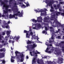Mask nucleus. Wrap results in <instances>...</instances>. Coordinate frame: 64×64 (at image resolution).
<instances>
[{
	"label": "nucleus",
	"mask_w": 64,
	"mask_h": 64,
	"mask_svg": "<svg viewBox=\"0 0 64 64\" xmlns=\"http://www.w3.org/2000/svg\"><path fill=\"white\" fill-rule=\"evenodd\" d=\"M53 36H54L53 35H52V36L51 39L52 40L54 39V38L53 37Z\"/></svg>",
	"instance_id": "nucleus-49"
},
{
	"label": "nucleus",
	"mask_w": 64,
	"mask_h": 64,
	"mask_svg": "<svg viewBox=\"0 0 64 64\" xmlns=\"http://www.w3.org/2000/svg\"><path fill=\"white\" fill-rule=\"evenodd\" d=\"M4 14L6 15V17H8V11L7 10H4Z\"/></svg>",
	"instance_id": "nucleus-11"
},
{
	"label": "nucleus",
	"mask_w": 64,
	"mask_h": 64,
	"mask_svg": "<svg viewBox=\"0 0 64 64\" xmlns=\"http://www.w3.org/2000/svg\"><path fill=\"white\" fill-rule=\"evenodd\" d=\"M26 6L27 7H28V6H30L29 5V4L28 2V4H27L26 3Z\"/></svg>",
	"instance_id": "nucleus-42"
},
{
	"label": "nucleus",
	"mask_w": 64,
	"mask_h": 64,
	"mask_svg": "<svg viewBox=\"0 0 64 64\" xmlns=\"http://www.w3.org/2000/svg\"><path fill=\"white\" fill-rule=\"evenodd\" d=\"M50 10L51 12H54V10H53L50 9Z\"/></svg>",
	"instance_id": "nucleus-52"
},
{
	"label": "nucleus",
	"mask_w": 64,
	"mask_h": 64,
	"mask_svg": "<svg viewBox=\"0 0 64 64\" xmlns=\"http://www.w3.org/2000/svg\"><path fill=\"white\" fill-rule=\"evenodd\" d=\"M15 58V56H12L11 59H13V58Z\"/></svg>",
	"instance_id": "nucleus-58"
},
{
	"label": "nucleus",
	"mask_w": 64,
	"mask_h": 64,
	"mask_svg": "<svg viewBox=\"0 0 64 64\" xmlns=\"http://www.w3.org/2000/svg\"><path fill=\"white\" fill-rule=\"evenodd\" d=\"M50 38L49 39L50 40L49 41V43H52V42H53L52 41H51V40H50Z\"/></svg>",
	"instance_id": "nucleus-43"
},
{
	"label": "nucleus",
	"mask_w": 64,
	"mask_h": 64,
	"mask_svg": "<svg viewBox=\"0 0 64 64\" xmlns=\"http://www.w3.org/2000/svg\"><path fill=\"white\" fill-rule=\"evenodd\" d=\"M30 47L32 49H34L35 47H37V44H31L30 45Z\"/></svg>",
	"instance_id": "nucleus-6"
},
{
	"label": "nucleus",
	"mask_w": 64,
	"mask_h": 64,
	"mask_svg": "<svg viewBox=\"0 0 64 64\" xmlns=\"http://www.w3.org/2000/svg\"><path fill=\"white\" fill-rule=\"evenodd\" d=\"M50 50V48H49L48 47L46 49V50L45 51L46 52L48 53L49 54H50L52 53L51 51L50 50Z\"/></svg>",
	"instance_id": "nucleus-9"
},
{
	"label": "nucleus",
	"mask_w": 64,
	"mask_h": 64,
	"mask_svg": "<svg viewBox=\"0 0 64 64\" xmlns=\"http://www.w3.org/2000/svg\"><path fill=\"white\" fill-rule=\"evenodd\" d=\"M6 28H7V29H9V28H10V27L8 25H7L6 26Z\"/></svg>",
	"instance_id": "nucleus-23"
},
{
	"label": "nucleus",
	"mask_w": 64,
	"mask_h": 64,
	"mask_svg": "<svg viewBox=\"0 0 64 64\" xmlns=\"http://www.w3.org/2000/svg\"><path fill=\"white\" fill-rule=\"evenodd\" d=\"M0 51H1V52H2L3 51V49H1L0 50Z\"/></svg>",
	"instance_id": "nucleus-60"
},
{
	"label": "nucleus",
	"mask_w": 64,
	"mask_h": 64,
	"mask_svg": "<svg viewBox=\"0 0 64 64\" xmlns=\"http://www.w3.org/2000/svg\"><path fill=\"white\" fill-rule=\"evenodd\" d=\"M20 38V36H17V37L16 36H15L13 38V40H16V42H18V41L19 40V39Z\"/></svg>",
	"instance_id": "nucleus-8"
},
{
	"label": "nucleus",
	"mask_w": 64,
	"mask_h": 64,
	"mask_svg": "<svg viewBox=\"0 0 64 64\" xmlns=\"http://www.w3.org/2000/svg\"><path fill=\"white\" fill-rule=\"evenodd\" d=\"M1 38H2L1 36L0 35V40H1Z\"/></svg>",
	"instance_id": "nucleus-63"
},
{
	"label": "nucleus",
	"mask_w": 64,
	"mask_h": 64,
	"mask_svg": "<svg viewBox=\"0 0 64 64\" xmlns=\"http://www.w3.org/2000/svg\"><path fill=\"white\" fill-rule=\"evenodd\" d=\"M5 32H2V35L4 36V35H5Z\"/></svg>",
	"instance_id": "nucleus-25"
},
{
	"label": "nucleus",
	"mask_w": 64,
	"mask_h": 64,
	"mask_svg": "<svg viewBox=\"0 0 64 64\" xmlns=\"http://www.w3.org/2000/svg\"><path fill=\"white\" fill-rule=\"evenodd\" d=\"M10 39H13V37L12 36H11V37L10 38Z\"/></svg>",
	"instance_id": "nucleus-55"
},
{
	"label": "nucleus",
	"mask_w": 64,
	"mask_h": 64,
	"mask_svg": "<svg viewBox=\"0 0 64 64\" xmlns=\"http://www.w3.org/2000/svg\"><path fill=\"white\" fill-rule=\"evenodd\" d=\"M48 28H47V26L45 27V31H47V30H48Z\"/></svg>",
	"instance_id": "nucleus-33"
},
{
	"label": "nucleus",
	"mask_w": 64,
	"mask_h": 64,
	"mask_svg": "<svg viewBox=\"0 0 64 64\" xmlns=\"http://www.w3.org/2000/svg\"><path fill=\"white\" fill-rule=\"evenodd\" d=\"M2 17H8V16H6V14H5V15H2Z\"/></svg>",
	"instance_id": "nucleus-36"
},
{
	"label": "nucleus",
	"mask_w": 64,
	"mask_h": 64,
	"mask_svg": "<svg viewBox=\"0 0 64 64\" xmlns=\"http://www.w3.org/2000/svg\"><path fill=\"white\" fill-rule=\"evenodd\" d=\"M15 54H20V52H18V51H16L15 52Z\"/></svg>",
	"instance_id": "nucleus-34"
},
{
	"label": "nucleus",
	"mask_w": 64,
	"mask_h": 64,
	"mask_svg": "<svg viewBox=\"0 0 64 64\" xmlns=\"http://www.w3.org/2000/svg\"><path fill=\"white\" fill-rule=\"evenodd\" d=\"M12 58L11 59V62H14V61L15 60H14L13 59H12Z\"/></svg>",
	"instance_id": "nucleus-38"
},
{
	"label": "nucleus",
	"mask_w": 64,
	"mask_h": 64,
	"mask_svg": "<svg viewBox=\"0 0 64 64\" xmlns=\"http://www.w3.org/2000/svg\"><path fill=\"white\" fill-rule=\"evenodd\" d=\"M37 62L38 64H40V62H39V60H38Z\"/></svg>",
	"instance_id": "nucleus-59"
},
{
	"label": "nucleus",
	"mask_w": 64,
	"mask_h": 64,
	"mask_svg": "<svg viewBox=\"0 0 64 64\" xmlns=\"http://www.w3.org/2000/svg\"><path fill=\"white\" fill-rule=\"evenodd\" d=\"M57 7L59 9V8H60V4H58L57 5Z\"/></svg>",
	"instance_id": "nucleus-37"
},
{
	"label": "nucleus",
	"mask_w": 64,
	"mask_h": 64,
	"mask_svg": "<svg viewBox=\"0 0 64 64\" xmlns=\"http://www.w3.org/2000/svg\"><path fill=\"white\" fill-rule=\"evenodd\" d=\"M46 3L47 4V7H48V6H50V5H51V4H53V3H54V1L52 0L51 1H50V2H46Z\"/></svg>",
	"instance_id": "nucleus-4"
},
{
	"label": "nucleus",
	"mask_w": 64,
	"mask_h": 64,
	"mask_svg": "<svg viewBox=\"0 0 64 64\" xmlns=\"http://www.w3.org/2000/svg\"><path fill=\"white\" fill-rule=\"evenodd\" d=\"M59 11H62V12H64V9L63 10H61V8H59Z\"/></svg>",
	"instance_id": "nucleus-22"
},
{
	"label": "nucleus",
	"mask_w": 64,
	"mask_h": 64,
	"mask_svg": "<svg viewBox=\"0 0 64 64\" xmlns=\"http://www.w3.org/2000/svg\"><path fill=\"white\" fill-rule=\"evenodd\" d=\"M63 60V58H60V59H59V61H62Z\"/></svg>",
	"instance_id": "nucleus-31"
},
{
	"label": "nucleus",
	"mask_w": 64,
	"mask_h": 64,
	"mask_svg": "<svg viewBox=\"0 0 64 64\" xmlns=\"http://www.w3.org/2000/svg\"><path fill=\"white\" fill-rule=\"evenodd\" d=\"M12 11H13L14 13H16V12H17V11H18V10L17 9V8H12Z\"/></svg>",
	"instance_id": "nucleus-7"
},
{
	"label": "nucleus",
	"mask_w": 64,
	"mask_h": 64,
	"mask_svg": "<svg viewBox=\"0 0 64 64\" xmlns=\"http://www.w3.org/2000/svg\"><path fill=\"white\" fill-rule=\"evenodd\" d=\"M60 4H63V2H60Z\"/></svg>",
	"instance_id": "nucleus-62"
},
{
	"label": "nucleus",
	"mask_w": 64,
	"mask_h": 64,
	"mask_svg": "<svg viewBox=\"0 0 64 64\" xmlns=\"http://www.w3.org/2000/svg\"><path fill=\"white\" fill-rule=\"evenodd\" d=\"M12 42V40H9V43H11Z\"/></svg>",
	"instance_id": "nucleus-53"
},
{
	"label": "nucleus",
	"mask_w": 64,
	"mask_h": 64,
	"mask_svg": "<svg viewBox=\"0 0 64 64\" xmlns=\"http://www.w3.org/2000/svg\"><path fill=\"white\" fill-rule=\"evenodd\" d=\"M21 7L22 8H23V7H24V8H25V5H24V4H23L21 6Z\"/></svg>",
	"instance_id": "nucleus-45"
},
{
	"label": "nucleus",
	"mask_w": 64,
	"mask_h": 64,
	"mask_svg": "<svg viewBox=\"0 0 64 64\" xmlns=\"http://www.w3.org/2000/svg\"><path fill=\"white\" fill-rule=\"evenodd\" d=\"M0 55L2 56H4V54L3 53H0Z\"/></svg>",
	"instance_id": "nucleus-20"
},
{
	"label": "nucleus",
	"mask_w": 64,
	"mask_h": 64,
	"mask_svg": "<svg viewBox=\"0 0 64 64\" xmlns=\"http://www.w3.org/2000/svg\"><path fill=\"white\" fill-rule=\"evenodd\" d=\"M4 26H6V25H8V24L7 23H4Z\"/></svg>",
	"instance_id": "nucleus-47"
},
{
	"label": "nucleus",
	"mask_w": 64,
	"mask_h": 64,
	"mask_svg": "<svg viewBox=\"0 0 64 64\" xmlns=\"http://www.w3.org/2000/svg\"><path fill=\"white\" fill-rule=\"evenodd\" d=\"M27 43V44H31V42L29 40H28Z\"/></svg>",
	"instance_id": "nucleus-16"
},
{
	"label": "nucleus",
	"mask_w": 64,
	"mask_h": 64,
	"mask_svg": "<svg viewBox=\"0 0 64 64\" xmlns=\"http://www.w3.org/2000/svg\"><path fill=\"white\" fill-rule=\"evenodd\" d=\"M58 39H60V38H61V36H58Z\"/></svg>",
	"instance_id": "nucleus-54"
},
{
	"label": "nucleus",
	"mask_w": 64,
	"mask_h": 64,
	"mask_svg": "<svg viewBox=\"0 0 64 64\" xmlns=\"http://www.w3.org/2000/svg\"><path fill=\"white\" fill-rule=\"evenodd\" d=\"M10 20H9L8 22V24H10Z\"/></svg>",
	"instance_id": "nucleus-61"
},
{
	"label": "nucleus",
	"mask_w": 64,
	"mask_h": 64,
	"mask_svg": "<svg viewBox=\"0 0 64 64\" xmlns=\"http://www.w3.org/2000/svg\"><path fill=\"white\" fill-rule=\"evenodd\" d=\"M37 58V57H34L33 58L32 61V64H36V59Z\"/></svg>",
	"instance_id": "nucleus-10"
},
{
	"label": "nucleus",
	"mask_w": 64,
	"mask_h": 64,
	"mask_svg": "<svg viewBox=\"0 0 64 64\" xmlns=\"http://www.w3.org/2000/svg\"><path fill=\"white\" fill-rule=\"evenodd\" d=\"M61 16H64V12L61 13Z\"/></svg>",
	"instance_id": "nucleus-40"
},
{
	"label": "nucleus",
	"mask_w": 64,
	"mask_h": 64,
	"mask_svg": "<svg viewBox=\"0 0 64 64\" xmlns=\"http://www.w3.org/2000/svg\"><path fill=\"white\" fill-rule=\"evenodd\" d=\"M61 14V13L60 12H58L57 13H56V16H58V14L60 15Z\"/></svg>",
	"instance_id": "nucleus-21"
},
{
	"label": "nucleus",
	"mask_w": 64,
	"mask_h": 64,
	"mask_svg": "<svg viewBox=\"0 0 64 64\" xmlns=\"http://www.w3.org/2000/svg\"><path fill=\"white\" fill-rule=\"evenodd\" d=\"M30 34L32 36H33V32H31L30 33Z\"/></svg>",
	"instance_id": "nucleus-30"
},
{
	"label": "nucleus",
	"mask_w": 64,
	"mask_h": 64,
	"mask_svg": "<svg viewBox=\"0 0 64 64\" xmlns=\"http://www.w3.org/2000/svg\"><path fill=\"white\" fill-rule=\"evenodd\" d=\"M43 12L44 10L42 9H41L40 10H39L38 12Z\"/></svg>",
	"instance_id": "nucleus-27"
},
{
	"label": "nucleus",
	"mask_w": 64,
	"mask_h": 64,
	"mask_svg": "<svg viewBox=\"0 0 64 64\" xmlns=\"http://www.w3.org/2000/svg\"><path fill=\"white\" fill-rule=\"evenodd\" d=\"M38 26L39 27H41V24H38Z\"/></svg>",
	"instance_id": "nucleus-51"
},
{
	"label": "nucleus",
	"mask_w": 64,
	"mask_h": 64,
	"mask_svg": "<svg viewBox=\"0 0 64 64\" xmlns=\"http://www.w3.org/2000/svg\"><path fill=\"white\" fill-rule=\"evenodd\" d=\"M14 1V0H10L9 3L10 4H11V2H12V1Z\"/></svg>",
	"instance_id": "nucleus-28"
},
{
	"label": "nucleus",
	"mask_w": 64,
	"mask_h": 64,
	"mask_svg": "<svg viewBox=\"0 0 64 64\" xmlns=\"http://www.w3.org/2000/svg\"><path fill=\"white\" fill-rule=\"evenodd\" d=\"M6 62H5V61L4 60H3L2 61V63H3V64H4Z\"/></svg>",
	"instance_id": "nucleus-46"
},
{
	"label": "nucleus",
	"mask_w": 64,
	"mask_h": 64,
	"mask_svg": "<svg viewBox=\"0 0 64 64\" xmlns=\"http://www.w3.org/2000/svg\"><path fill=\"white\" fill-rule=\"evenodd\" d=\"M40 53L39 52H37V53H33L34 56H35V54H40Z\"/></svg>",
	"instance_id": "nucleus-19"
},
{
	"label": "nucleus",
	"mask_w": 64,
	"mask_h": 64,
	"mask_svg": "<svg viewBox=\"0 0 64 64\" xmlns=\"http://www.w3.org/2000/svg\"><path fill=\"white\" fill-rule=\"evenodd\" d=\"M46 44V45H47V46H52V45L51 44H50L49 45V44Z\"/></svg>",
	"instance_id": "nucleus-41"
},
{
	"label": "nucleus",
	"mask_w": 64,
	"mask_h": 64,
	"mask_svg": "<svg viewBox=\"0 0 64 64\" xmlns=\"http://www.w3.org/2000/svg\"><path fill=\"white\" fill-rule=\"evenodd\" d=\"M52 18H55V17H56V16H55V14H54L52 15Z\"/></svg>",
	"instance_id": "nucleus-39"
},
{
	"label": "nucleus",
	"mask_w": 64,
	"mask_h": 64,
	"mask_svg": "<svg viewBox=\"0 0 64 64\" xmlns=\"http://www.w3.org/2000/svg\"><path fill=\"white\" fill-rule=\"evenodd\" d=\"M11 31H6V34L8 36L10 34V33H11Z\"/></svg>",
	"instance_id": "nucleus-15"
},
{
	"label": "nucleus",
	"mask_w": 64,
	"mask_h": 64,
	"mask_svg": "<svg viewBox=\"0 0 64 64\" xmlns=\"http://www.w3.org/2000/svg\"><path fill=\"white\" fill-rule=\"evenodd\" d=\"M28 32H27V31L26 30H24V33H28Z\"/></svg>",
	"instance_id": "nucleus-35"
},
{
	"label": "nucleus",
	"mask_w": 64,
	"mask_h": 64,
	"mask_svg": "<svg viewBox=\"0 0 64 64\" xmlns=\"http://www.w3.org/2000/svg\"><path fill=\"white\" fill-rule=\"evenodd\" d=\"M2 5H3V8H5L6 10H8L9 6L8 5H6L4 2H1Z\"/></svg>",
	"instance_id": "nucleus-3"
},
{
	"label": "nucleus",
	"mask_w": 64,
	"mask_h": 64,
	"mask_svg": "<svg viewBox=\"0 0 64 64\" xmlns=\"http://www.w3.org/2000/svg\"><path fill=\"white\" fill-rule=\"evenodd\" d=\"M58 46H60L61 48H62V50L64 51V46H63V45L60 43H58V44L57 45Z\"/></svg>",
	"instance_id": "nucleus-5"
},
{
	"label": "nucleus",
	"mask_w": 64,
	"mask_h": 64,
	"mask_svg": "<svg viewBox=\"0 0 64 64\" xmlns=\"http://www.w3.org/2000/svg\"><path fill=\"white\" fill-rule=\"evenodd\" d=\"M26 58L27 59H29V57L27 56H26Z\"/></svg>",
	"instance_id": "nucleus-64"
},
{
	"label": "nucleus",
	"mask_w": 64,
	"mask_h": 64,
	"mask_svg": "<svg viewBox=\"0 0 64 64\" xmlns=\"http://www.w3.org/2000/svg\"><path fill=\"white\" fill-rule=\"evenodd\" d=\"M38 19L42 20V18L41 16L37 18Z\"/></svg>",
	"instance_id": "nucleus-26"
},
{
	"label": "nucleus",
	"mask_w": 64,
	"mask_h": 64,
	"mask_svg": "<svg viewBox=\"0 0 64 64\" xmlns=\"http://www.w3.org/2000/svg\"><path fill=\"white\" fill-rule=\"evenodd\" d=\"M55 22L56 24H60V23L58 21H55L54 20V21L53 22V23L54 24V23H55Z\"/></svg>",
	"instance_id": "nucleus-13"
},
{
	"label": "nucleus",
	"mask_w": 64,
	"mask_h": 64,
	"mask_svg": "<svg viewBox=\"0 0 64 64\" xmlns=\"http://www.w3.org/2000/svg\"><path fill=\"white\" fill-rule=\"evenodd\" d=\"M14 7H17V6H16L17 5V2H15L14 3Z\"/></svg>",
	"instance_id": "nucleus-17"
},
{
	"label": "nucleus",
	"mask_w": 64,
	"mask_h": 64,
	"mask_svg": "<svg viewBox=\"0 0 64 64\" xmlns=\"http://www.w3.org/2000/svg\"><path fill=\"white\" fill-rule=\"evenodd\" d=\"M50 31H52V29H53V28L52 27V26H50Z\"/></svg>",
	"instance_id": "nucleus-29"
},
{
	"label": "nucleus",
	"mask_w": 64,
	"mask_h": 64,
	"mask_svg": "<svg viewBox=\"0 0 64 64\" xmlns=\"http://www.w3.org/2000/svg\"><path fill=\"white\" fill-rule=\"evenodd\" d=\"M35 11L36 12H39V11H38L37 10H35Z\"/></svg>",
	"instance_id": "nucleus-57"
},
{
	"label": "nucleus",
	"mask_w": 64,
	"mask_h": 64,
	"mask_svg": "<svg viewBox=\"0 0 64 64\" xmlns=\"http://www.w3.org/2000/svg\"><path fill=\"white\" fill-rule=\"evenodd\" d=\"M30 55H31V56H33V54H32V52H30Z\"/></svg>",
	"instance_id": "nucleus-44"
},
{
	"label": "nucleus",
	"mask_w": 64,
	"mask_h": 64,
	"mask_svg": "<svg viewBox=\"0 0 64 64\" xmlns=\"http://www.w3.org/2000/svg\"><path fill=\"white\" fill-rule=\"evenodd\" d=\"M60 43H62V44H64V41H61L60 42Z\"/></svg>",
	"instance_id": "nucleus-48"
},
{
	"label": "nucleus",
	"mask_w": 64,
	"mask_h": 64,
	"mask_svg": "<svg viewBox=\"0 0 64 64\" xmlns=\"http://www.w3.org/2000/svg\"><path fill=\"white\" fill-rule=\"evenodd\" d=\"M30 34H28V33H26V38H29V37H30Z\"/></svg>",
	"instance_id": "nucleus-14"
},
{
	"label": "nucleus",
	"mask_w": 64,
	"mask_h": 64,
	"mask_svg": "<svg viewBox=\"0 0 64 64\" xmlns=\"http://www.w3.org/2000/svg\"><path fill=\"white\" fill-rule=\"evenodd\" d=\"M50 6H51V9H54V8H53V6H52V4H50Z\"/></svg>",
	"instance_id": "nucleus-32"
},
{
	"label": "nucleus",
	"mask_w": 64,
	"mask_h": 64,
	"mask_svg": "<svg viewBox=\"0 0 64 64\" xmlns=\"http://www.w3.org/2000/svg\"><path fill=\"white\" fill-rule=\"evenodd\" d=\"M32 22H35V23H36V22H37V20H35V19L34 18L32 19Z\"/></svg>",
	"instance_id": "nucleus-18"
},
{
	"label": "nucleus",
	"mask_w": 64,
	"mask_h": 64,
	"mask_svg": "<svg viewBox=\"0 0 64 64\" xmlns=\"http://www.w3.org/2000/svg\"><path fill=\"white\" fill-rule=\"evenodd\" d=\"M12 43L13 44V45H14V40H12Z\"/></svg>",
	"instance_id": "nucleus-56"
},
{
	"label": "nucleus",
	"mask_w": 64,
	"mask_h": 64,
	"mask_svg": "<svg viewBox=\"0 0 64 64\" xmlns=\"http://www.w3.org/2000/svg\"><path fill=\"white\" fill-rule=\"evenodd\" d=\"M43 34H44V33H45L46 35L47 34V32H46L45 30H44L42 32Z\"/></svg>",
	"instance_id": "nucleus-24"
},
{
	"label": "nucleus",
	"mask_w": 64,
	"mask_h": 64,
	"mask_svg": "<svg viewBox=\"0 0 64 64\" xmlns=\"http://www.w3.org/2000/svg\"><path fill=\"white\" fill-rule=\"evenodd\" d=\"M4 2H8V0H4Z\"/></svg>",
	"instance_id": "nucleus-50"
},
{
	"label": "nucleus",
	"mask_w": 64,
	"mask_h": 64,
	"mask_svg": "<svg viewBox=\"0 0 64 64\" xmlns=\"http://www.w3.org/2000/svg\"><path fill=\"white\" fill-rule=\"evenodd\" d=\"M18 15H19L18 13H16L12 15L11 14H10L9 16V18L10 19H12V18H14L15 19H18V18H17V16H16V17H15V16H18Z\"/></svg>",
	"instance_id": "nucleus-2"
},
{
	"label": "nucleus",
	"mask_w": 64,
	"mask_h": 64,
	"mask_svg": "<svg viewBox=\"0 0 64 64\" xmlns=\"http://www.w3.org/2000/svg\"><path fill=\"white\" fill-rule=\"evenodd\" d=\"M23 10H22L21 12L18 14V16L20 17H22V16H23Z\"/></svg>",
	"instance_id": "nucleus-12"
},
{
	"label": "nucleus",
	"mask_w": 64,
	"mask_h": 64,
	"mask_svg": "<svg viewBox=\"0 0 64 64\" xmlns=\"http://www.w3.org/2000/svg\"><path fill=\"white\" fill-rule=\"evenodd\" d=\"M16 57L17 58H20V61L22 62L24 60V55L23 54L21 53L20 55L18 56L17 54H16Z\"/></svg>",
	"instance_id": "nucleus-1"
}]
</instances>
